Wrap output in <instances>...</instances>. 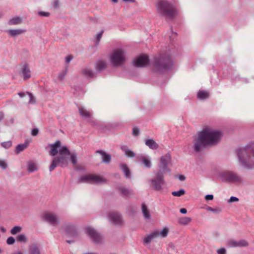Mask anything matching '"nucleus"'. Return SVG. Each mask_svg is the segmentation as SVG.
Returning <instances> with one entry per match:
<instances>
[{"label": "nucleus", "mask_w": 254, "mask_h": 254, "mask_svg": "<svg viewBox=\"0 0 254 254\" xmlns=\"http://www.w3.org/2000/svg\"><path fill=\"white\" fill-rule=\"evenodd\" d=\"M222 133L220 131L210 127H205L197 137L194 139V146L196 151H199L207 145H212L219 141Z\"/></svg>", "instance_id": "1"}, {"label": "nucleus", "mask_w": 254, "mask_h": 254, "mask_svg": "<svg viewBox=\"0 0 254 254\" xmlns=\"http://www.w3.org/2000/svg\"><path fill=\"white\" fill-rule=\"evenodd\" d=\"M70 157L71 162L75 168H78L76 156L74 154L70 153L68 149L65 146L59 150V155L54 158L50 166V171L53 170L58 165L63 167L67 165V159Z\"/></svg>", "instance_id": "2"}, {"label": "nucleus", "mask_w": 254, "mask_h": 254, "mask_svg": "<svg viewBox=\"0 0 254 254\" xmlns=\"http://www.w3.org/2000/svg\"><path fill=\"white\" fill-rule=\"evenodd\" d=\"M238 155L240 161L243 165L252 167L254 165V143L241 149Z\"/></svg>", "instance_id": "3"}, {"label": "nucleus", "mask_w": 254, "mask_h": 254, "mask_svg": "<svg viewBox=\"0 0 254 254\" xmlns=\"http://www.w3.org/2000/svg\"><path fill=\"white\" fill-rule=\"evenodd\" d=\"M158 12L167 18H172L176 14L175 8L165 0H159L156 4Z\"/></svg>", "instance_id": "4"}, {"label": "nucleus", "mask_w": 254, "mask_h": 254, "mask_svg": "<svg viewBox=\"0 0 254 254\" xmlns=\"http://www.w3.org/2000/svg\"><path fill=\"white\" fill-rule=\"evenodd\" d=\"M172 60L169 55H160L159 57H155L154 67L158 71H163L168 69L172 65Z\"/></svg>", "instance_id": "5"}, {"label": "nucleus", "mask_w": 254, "mask_h": 254, "mask_svg": "<svg viewBox=\"0 0 254 254\" xmlns=\"http://www.w3.org/2000/svg\"><path fill=\"white\" fill-rule=\"evenodd\" d=\"M110 60L114 66L122 65L126 61L124 51L120 49L115 50L110 56Z\"/></svg>", "instance_id": "6"}, {"label": "nucleus", "mask_w": 254, "mask_h": 254, "mask_svg": "<svg viewBox=\"0 0 254 254\" xmlns=\"http://www.w3.org/2000/svg\"><path fill=\"white\" fill-rule=\"evenodd\" d=\"M106 179L101 176L88 174L81 176L78 181V183H87L90 184H99L105 183Z\"/></svg>", "instance_id": "7"}, {"label": "nucleus", "mask_w": 254, "mask_h": 254, "mask_svg": "<svg viewBox=\"0 0 254 254\" xmlns=\"http://www.w3.org/2000/svg\"><path fill=\"white\" fill-rule=\"evenodd\" d=\"M171 165V157L170 154H166L161 157L159 164V171L164 173L170 171L169 166Z\"/></svg>", "instance_id": "8"}, {"label": "nucleus", "mask_w": 254, "mask_h": 254, "mask_svg": "<svg viewBox=\"0 0 254 254\" xmlns=\"http://www.w3.org/2000/svg\"><path fill=\"white\" fill-rule=\"evenodd\" d=\"M164 185L163 173L159 171L155 175V178L151 180V186L156 190H160L162 189V186Z\"/></svg>", "instance_id": "9"}, {"label": "nucleus", "mask_w": 254, "mask_h": 254, "mask_svg": "<svg viewBox=\"0 0 254 254\" xmlns=\"http://www.w3.org/2000/svg\"><path fill=\"white\" fill-rule=\"evenodd\" d=\"M86 233L91 238L92 241L95 243H99L102 240V237L94 229L92 228H87L86 229Z\"/></svg>", "instance_id": "10"}, {"label": "nucleus", "mask_w": 254, "mask_h": 254, "mask_svg": "<svg viewBox=\"0 0 254 254\" xmlns=\"http://www.w3.org/2000/svg\"><path fill=\"white\" fill-rule=\"evenodd\" d=\"M223 176L226 181L229 182L239 183L242 181L240 177L236 174L231 172H225L223 174Z\"/></svg>", "instance_id": "11"}, {"label": "nucleus", "mask_w": 254, "mask_h": 254, "mask_svg": "<svg viewBox=\"0 0 254 254\" xmlns=\"http://www.w3.org/2000/svg\"><path fill=\"white\" fill-rule=\"evenodd\" d=\"M149 63V58L148 56L142 55L138 57L134 62V64L136 66L142 67L146 65Z\"/></svg>", "instance_id": "12"}, {"label": "nucleus", "mask_w": 254, "mask_h": 254, "mask_svg": "<svg viewBox=\"0 0 254 254\" xmlns=\"http://www.w3.org/2000/svg\"><path fill=\"white\" fill-rule=\"evenodd\" d=\"M43 218L46 221L53 225H56L58 223V219L56 215L50 212H46L43 214Z\"/></svg>", "instance_id": "13"}, {"label": "nucleus", "mask_w": 254, "mask_h": 254, "mask_svg": "<svg viewBox=\"0 0 254 254\" xmlns=\"http://www.w3.org/2000/svg\"><path fill=\"white\" fill-rule=\"evenodd\" d=\"M110 220L114 224L121 225L122 224V218L119 214L116 212H111L109 214Z\"/></svg>", "instance_id": "14"}, {"label": "nucleus", "mask_w": 254, "mask_h": 254, "mask_svg": "<svg viewBox=\"0 0 254 254\" xmlns=\"http://www.w3.org/2000/svg\"><path fill=\"white\" fill-rule=\"evenodd\" d=\"M227 246L230 247H247L248 246V243L245 240L236 242L234 240H230L227 242Z\"/></svg>", "instance_id": "15"}, {"label": "nucleus", "mask_w": 254, "mask_h": 254, "mask_svg": "<svg viewBox=\"0 0 254 254\" xmlns=\"http://www.w3.org/2000/svg\"><path fill=\"white\" fill-rule=\"evenodd\" d=\"M49 147L51 148L49 151L50 154L52 156H55L58 153V149L61 147V142L58 141L53 144L49 145Z\"/></svg>", "instance_id": "16"}, {"label": "nucleus", "mask_w": 254, "mask_h": 254, "mask_svg": "<svg viewBox=\"0 0 254 254\" xmlns=\"http://www.w3.org/2000/svg\"><path fill=\"white\" fill-rule=\"evenodd\" d=\"M137 159L138 161L143 163L146 167L148 168L151 167V162L148 157L144 155H140L137 157Z\"/></svg>", "instance_id": "17"}, {"label": "nucleus", "mask_w": 254, "mask_h": 254, "mask_svg": "<svg viewBox=\"0 0 254 254\" xmlns=\"http://www.w3.org/2000/svg\"><path fill=\"white\" fill-rule=\"evenodd\" d=\"M22 71L24 80L29 79L30 77L31 72L27 64L24 65Z\"/></svg>", "instance_id": "18"}, {"label": "nucleus", "mask_w": 254, "mask_h": 254, "mask_svg": "<svg viewBox=\"0 0 254 254\" xmlns=\"http://www.w3.org/2000/svg\"><path fill=\"white\" fill-rule=\"evenodd\" d=\"M159 235V232L157 230L153 232H152L151 234L147 236L144 239V243H146V244L149 243L151 242V241L153 239L157 237Z\"/></svg>", "instance_id": "19"}, {"label": "nucleus", "mask_w": 254, "mask_h": 254, "mask_svg": "<svg viewBox=\"0 0 254 254\" xmlns=\"http://www.w3.org/2000/svg\"><path fill=\"white\" fill-rule=\"evenodd\" d=\"M209 96L208 92L204 90H200L198 92L197 97L200 100H205L207 99Z\"/></svg>", "instance_id": "20"}, {"label": "nucleus", "mask_w": 254, "mask_h": 254, "mask_svg": "<svg viewBox=\"0 0 254 254\" xmlns=\"http://www.w3.org/2000/svg\"><path fill=\"white\" fill-rule=\"evenodd\" d=\"M29 254H40V250L36 244H32L29 246Z\"/></svg>", "instance_id": "21"}, {"label": "nucleus", "mask_w": 254, "mask_h": 254, "mask_svg": "<svg viewBox=\"0 0 254 254\" xmlns=\"http://www.w3.org/2000/svg\"><path fill=\"white\" fill-rule=\"evenodd\" d=\"M107 67V64L104 61H99L97 62L96 64V69L99 71H101Z\"/></svg>", "instance_id": "22"}, {"label": "nucleus", "mask_w": 254, "mask_h": 254, "mask_svg": "<svg viewBox=\"0 0 254 254\" xmlns=\"http://www.w3.org/2000/svg\"><path fill=\"white\" fill-rule=\"evenodd\" d=\"M145 144L152 149H156L158 148V144L153 139H148L146 141Z\"/></svg>", "instance_id": "23"}, {"label": "nucleus", "mask_w": 254, "mask_h": 254, "mask_svg": "<svg viewBox=\"0 0 254 254\" xmlns=\"http://www.w3.org/2000/svg\"><path fill=\"white\" fill-rule=\"evenodd\" d=\"M97 153L101 154L102 155L103 161L106 163H109L111 161L110 155L106 153L103 151H97Z\"/></svg>", "instance_id": "24"}, {"label": "nucleus", "mask_w": 254, "mask_h": 254, "mask_svg": "<svg viewBox=\"0 0 254 254\" xmlns=\"http://www.w3.org/2000/svg\"><path fill=\"white\" fill-rule=\"evenodd\" d=\"M120 167L123 171L124 172L126 177L127 178H130V173L127 165L126 164H121L120 165Z\"/></svg>", "instance_id": "25"}, {"label": "nucleus", "mask_w": 254, "mask_h": 254, "mask_svg": "<svg viewBox=\"0 0 254 254\" xmlns=\"http://www.w3.org/2000/svg\"><path fill=\"white\" fill-rule=\"evenodd\" d=\"M191 221V219L190 217H184L179 219V223L182 225H187L190 223Z\"/></svg>", "instance_id": "26"}, {"label": "nucleus", "mask_w": 254, "mask_h": 254, "mask_svg": "<svg viewBox=\"0 0 254 254\" xmlns=\"http://www.w3.org/2000/svg\"><path fill=\"white\" fill-rule=\"evenodd\" d=\"M79 111L80 115L82 116L89 117L91 115V113L89 111L86 110L82 107H79Z\"/></svg>", "instance_id": "27"}, {"label": "nucleus", "mask_w": 254, "mask_h": 254, "mask_svg": "<svg viewBox=\"0 0 254 254\" xmlns=\"http://www.w3.org/2000/svg\"><path fill=\"white\" fill-rule=\"evenodd\" d=\"M25 31V30H10L8 31V33L12 36H15L23 33Z\"/></svg>", "instance_id": "28"}, {"label": "nucleus", "mask_w": 254, "mask_h": 254, "mask_svg": "<svg viewBox=\"0 0 254 254\" xmlns=\"http://www.w3.org/2000/svg\"><path fill=\"white\" fill-rule=\"evenodd\" d=\"M142 211L143 213L144 216L146 218H149L150 217V214L149 211L145 204H142Z\"/></svg>", "instance_id": "29"}, {"label": "nucleus", "mask_w": 254, "mask_h": 254, "mask_svg": "<svg viewBox=\"0 0 254 254\" xmlns=\"http://www.w3.org/2000/svg\"><path fill=\"white\" fill-rule=\"evenodd\" d=\"M21 22V19L19 17H14L11 19H10L9 21V24L10 25H15L20 24Z\"/></svg>", "instance_id": "30"}, {"label": "nucleus", "mask_w": 254, "mask_h": 254, "mask_svg": "<svg viewBox=\"0 0 254 254\" xmlns=\"http://www.w3.org/2000/svg\"><path fill=\"white\" fill-rule=\"evenodd\" d=\"M27 146V144H19L17 146L16 148V153H19L20 152L23 151L24 149H25Z\"/></svg>", "instance_id": "31"}, {"label": "nucleus", "mask_w": 254, "mask_h": 254, "mask_svg": "<svg viewBox=\"0 0 254 254\" xmlns=\"http://www.w3.org/2000/svg\"><path fill=\"white\" fill-rule=\"evenodd\" d=\"M82 73L87 77H92L93 75L92 72L88 69H85L82 70Z\"/></svg>", "instance_id": "32"}, {"label": "nucleus", "mask_w": 254, "mask_h": 254, "mask_svg": "<svg viewBox=\"0 0 254 254\" xmlns=\"http://www.w3.org/2000/svg\"><path fill=\"white\" fill-rule=\"evenodd\" d=\"M16 240L19 242L25 243L27 241L26 238L24 234H20L17 236Z\"/></svg>", "instance_id": "33"}, {"label": "nucleus", "mask_w": 254, "mask_h": 254, "mask_svg": "<svg viewBox=\"0 0 254 254\" xmlns=\"http://www.w3.org/2000/svg\"><path fill=\"white\" fill-rule=\"evenodd\" d=\"M21 231V228L19 226H15L11 230V233L12 235H15Z\"/></svg>", "instance_id": "34"}, {"label": "nucleus", "mask_w": 254, "mask_h": 254, "mask_svg": "<svg viewBox=\"0 0 254 254\" xmlns=\"http://www.w3.org/2000/svg\"><path fill=\"white\" fill-rule=\"evenodd\" d=\"M36 169V164L32 162H30L28 163V171L30 172H33Z\"/></svg>", "instance_id": "35"}, {"label": "nucleus", "mask_w": 254, "mask_h": 254, "mask_svg": "<svg viewBox=\"0 0 254 254\" xmlns=\"http://www.w3.org/2000/svg\"><path fill=\"white\" fill-rule=\"evenodd\" d=\"M120 190L122 192V194L124 196H128L131 193V192L130 190H129L127 189H126L125 188H122L120 189Z\"/></svg>", "instance_id": "36"}, {"label": "nucleus", "mask_w": 254, "mask_h": 254, "mask_svg": "<svg viewBox=\"0 0 254 254\" xmlns=\"http://www.w3.org/2000/svg\"><path fill=\"white\" fill-rule=\"evenodd\" d=\"M172 195L175 196H180L185 194V191L183 190H180L178 191H173L172 193Z\"/></svg>", "instance_id": "37"}, {"label": "nucleus", "mask_w": 254, "mask_h": 254, "mask_svg": "<svg viewBox=\"0 0 254 254\" xmlns=\"http://www.w3.org/2000/svg\"><path fill=\"white\" fill-rule=\"evenodd\" d=\"M67 233L71 235V236H74L76 234V232L75 231V229L74 227L72 226L70 227L67 231Z\"/></svg>", "instance_id": "38"}, {"label": "nucleus", "mask_w": 254, "mask_h": 254, "mask_svg": "<svg viewBox=\"0 0 254 254\" xmlns=\"http://www.w3.org/2000/svg\"><path fill=\"white\" fill-rule=\"evenodd\" d=\"M1 146L5 148H8L12 145V142L11 141H5L1 143Z\"/></svg>", "instance_id": "39"}, {"label": "nucleus", "mask_w": 254, "mask_h": 254, "mask_svg": "<svg viewBox=\"0 0 254 254\" xmlns=\"http://www.w3.org/2000/svg\"><path fill=\"white\" fill-rule=\"evenodd\" d=\"M169 230L167 228H165L163 229L162 231L161 232L160 234L162 237H165L167 236Z\"/></svg>", "instance_id": "40"}, {"label": "nucleus", "mask_w": 254, "mask_h": 254, "mask_svg": "<svg viewBox=\"0 0 254 254\" xmlns=\"http://www.w3.org/2000/svg\"><path fill=\"white\" fill-rule=\"evenodd\" d=\"M125 154L128 157H133L134 156V153L129 150L126 149L125 150Z\"/></svg>", "instance_id": "41"}, {"label": "nucleus", "mask_w": 254, "mask_h": 254, "mask_svg": "<svg viewBox=\"0 0 254 254\" xmlns=\"http://www.w3.org/2000/svg\"><path fill=\"white\" fill-rule=\"evenodd\" d=\"M6 242L8 245H12L15 242V239L14 238L10 237L7 239Z\"/></svg>", "instance_id": "42"}, {"label": "nucleus", "mask_w": 254, "mask_h": 254, "mask_svg": "<svg viewBox=\"0 0 254 254\" xmlns=\"http://www.w3.org/2000/svg\"><path fill=\"white\" fill-rule=\"evenodd\" d=\"M0 167L3 169H5L7 167L6 163L3 160H0Z\"/></svg>", "instance_id": "43"}, {"label": "nucleus", "mask_w": 254, "mask_h": 254, "mask_svg": "<svg viewBox=\"0 0 254 254\" xmlns=\"http://www.w3.org/2000/svg\"><path fill=\"white\" fill-rule=\"evenodd\" d=\"M217 253L218 254H225L226 250L224 248L220 249L217 251Z\"/></svg>", "instance_id": "44"}, {"label": "nucleus", "mask_w": 254, "mask_h": 254, "mask_svg": "<svg viewBox=\"0 0 254 254\" xmlns=\"http://www.w3.org/2000/svg\"><path fill=\"white\" fill-rule=\"evenodd\" d=\"M139 133V130L137 128L134 127L133 128V134L134 135H137Z\"/></svg>", "instance_id": "45"}, {"label": "nucleus", "mask_w": 254, "mask_h": 254, "mask_svg": "<svg viewBox=\"0 0 254 254\" xmlns=\"http://www.w3.org/2000/svg\"><path fill=\"white\" fill-rule=\"evenodd\" d=\"M38 129H37V128H34L32 129V135L33 136H35L36 135H37V134L38 133Z\"/></svg>", "instance_id": "46"}, {"label": "nucleus", "mask_w": 254, "mask_h": 254, "mask_svg": "<svg viewBox=\"0 0 254 254\" xmlns=\"http://www.w3.org/2000/svg\"><path fill=\"white\" fill-rule=\"evenodd\" d=\"M103 33V31H101L100 33H99L97 35V40L98 42H99L100 39L101 38Z\"/></svg>", "instance_id": "47"}, {"label": "nucleus", "mask_w": 254, "mask_h": 254, "mask_svg": "<svg viewBox=\"0 0 254 254\" xmlns=\"http://www.w3.org/2000/svg\"><path fill=\"white\" fill-rule=\"evenodd\" d=\"M73 57L71 55H69L66 57L65 61L67 63H68L72 59Z\"/></svg>", "instance_id": "48"}, {"label": "nucleus", "mask_w": 254, "mask_h": 254, "mask_svg": "<svg viewBox=\"0 0 254 254\" xmlns=\"http://www.w3.org/2000/svg\"><path fill=\"white\" fill-rule=\"evenodd\" d=\"M213 198V196L212 195H207L205 196V199L206 200H212Z\"/></svg>", "instance_id": "49"}, {"label": "nucleus", "mask_w": 254, "mask_h": 254, "mask_svg": "<svg viewBox=\"0 0 254 254\" xmlns=\"http://www.w3.org/2000/svg\"><path fill=\"white\" fill-rule=\"evenodd\" d=\"M238 198H237V197H231L230 199V202H233V201H238Z\"/></svg>", "instance_id": "50"}, {"label": "nucleus", "mask_w": 254, "mask_h": 254, "mask_svg": "<svg viewBox=\"0 0 254 254\" xmlns=\"http://www.w3.org/2000/svg\"><path fill=\"white\" fill-rule=\"evenodd\" d=\"M27 94L29 95L30 98V102L32 103L33 102V96L32 95V94L29 92H27Z\"/></svg>", "instance_id": "51"}, {"label": "nucleus", "mask_w": 254, "mask_h": 254, "mask_svg": "<svg viewBox=\"0 0 254 254\" xmlns=\"http://www.w3.org/2000/svg\"><path fill=\"white\" fill-rule=\"evenodd\" d=\"M40 14L41 15L45 16H48L49 15V13L48 12H40Z\"/></svg>", "instance_id": "52"}, {"label": "nucleus", "mask_w": 254, "mask_h": 254, "mask_svg": "<svg viewBox=\"0 0 254 254\" xmlns=\"http://www.w3.org/2000/svg\"><path fill=\"white\" fill-rule=\"evenodd\" d=\"M180 212L182 213L185 214V213H187V209L186 208H181L180 209Z\"/></svg>", "instance_id": "53"}, {"label": "nucleus", "mask_w": 254, "mask_h": 254, "mask_svg": "<svg viewBox=\"0 0 254 254\" xmlns=\"http://www.w3.org/2000/svg\"><path fill=\"white\" fill-rule=\"evenodd\" d=\"M18 95L20 97H23L25 96V93L24 92H19V93H18Z\"/></svg>", "instance_id": "54"}, {"label": "nucleus", "mask_w": 254, "mask_h": 254, "mask_svg": "<svg viewBox=\"0 0 254 254\" xmlns=\"http://www.w3.org/2000/svg\"><path fill=\"white\" fill-rule=\"evenodd\" d=\"M179 179L181 180V181H184L185 179V176H184L183 175H180L179 176Z\"/></svg>", "instance_id": "55"}, {"label": "nucleus", "mask_w": 254, "mask_h": 254, "mask_svg": "<svg viewBox=\"0 0 254 254\" xmlns=\"http://www.w3.org/2000/svg\"><path fill=\"white\" fill-rule=\"evenodd\" d=\"M3 118V114L2 112H0V121Z\"/></svg>", "instance_id": "56"}, {"label": "nucleus", "mask_w": 254, "mask_h": 254, "mask_svg": "<svg viewBox=\"0 0 254 254\" xmlns=\"http://www.w3.org/2000/svg\"><path fill=\"white\" fill-rule=\"evenodd\" d=\"M114 2H117L118 0H112Z\"/></svg>", "instance_id": "57"}, {"label": "nucleus", "mask_w": 254, "mask_h": 254, "mask_svg": "<svg viewBox=\"0 0 254 254\" xmlns=\"http://www.w3.org/2000/svg\"><path fill=\"white\" fill-rule=\"evenodd\" d=\"M16 254H23L21 252H18Z\"/></svg>", "instance_id": "58"}, {"label": "nucleus", "mask_w": 254, "mask_h": 254, "mask_svg": "<svg viewBox=\"0 0 254 254\" xmlns=\"http://www.w3.org/2000/svg\"><path fill=\"white\" fill-rule=\"evenodd\" d=\"M1 231H2L3 232H4V229L3 228H1Z\"/></svg>", "instance_id": "59"}, {"label": "nucleus", "mask_w": 254, "mask_h": 254, "mask_svg": "<svg viewBox=\"0 0 254 254\" xmlns=\"http://www.w3.org/2000/svg\"><path fill=\"white\" fill-rule=\"evenodd\" d=\"M1 250L0 249V253H1Z\"/></svg>", "instance_id": "60"}]
</instances>
